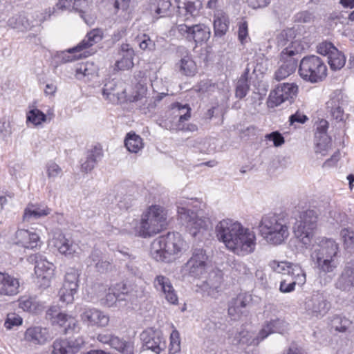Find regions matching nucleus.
Returning a JSON list of instances; mask_svg holds the SVG:
<instances>
[{
  "label": "nucleus",
  "instance_id": "obj_1",
  "mask_svg": "<svg viewBox=\"0 0 354 354\" xmlns=\"http://www.w3.org/2000/svg\"><path fill=\"white\" fill-rule=\"evenodd\" d=\"M218 240L225 248L239 256H246L256 248L257 237L254 231L230 218L223 219L215 227Z\"/></svg>",
  "mask_w": 354,
  "mask_h": 354
},
{
  "label": "nucleus",
  "instance_id": "obj_2",
  "mask_svg": "<svg viewBox=\"0 0 354 354\" xmlns=\"http://www.w3.org/2000/svg\"><path fill=\"white\" fill-rule=\"evenodd\" d=\"M290 217L288 213L268 214L262 216L259 230L261 236L268 243L279 245L290 235Z\"/></svg>",
  "mask_w": 354,
  "mask_h": 354
},
{
  "label": "nucleus",
  "instance_id": "obj_3",
  "mask_svg": "<svg viewBox=\"0 0 354 354\" xmlns=\"http://www.w3.org/2000/svg\"><path fill=\"white\" fill-rule=\"evenodd\" d=\"M339 252V245L334 239L319 237L313 245L310 258L319 272L326 274L337 268Z\"/></svg>",
  "mask_w": 354,
  "mask_h": 354
},
{
  "label": "nucleus",
  "instance_id": "obj_4",
  "mask_svg": "<svg viewBox=\"0 0 354 354\" xmlns=\"http://www.w3.org/2000/svg\"><path fill=\"white\" fill-rule=\"evenodd\" d=\"M185 245V241L178 232H169L152 241L150 254L157 261L169 262L181 254Z\"/></svg>",
  "mask_w": 354,
  "mask_h": 354
},
{
  "label": "nucleus",
  "instance_id": "obj_5",
  "mask_svg": "<svg viewBox=\"0 0 354 354\" xmlns=\"http://www.w3.org/2000/svg\"><path fill=\"white\" fill-rule=\"evenodd\" d=\"M167 212L159 205L149 206L141 215L134 227L135 233L142 238H148L160 232L167 225Z\"/></svg>",
  "mask_w": 354,
  "mask_h": 354
},
{
  "label": "nucleus",
  "instance_id": "obj_6",
  "mask_svg": "<svg viewBox=\"0 0 354 354\" xmlns=\"http://www.w3.org/2000/svg\"><path fill=\"white\" fill-rule=\"evenodd\" d=\"M95 290L100 304L106 307H112L117 301H120L134 304L141 296L136 287L129 286L124 282L117 283L112 287L98 284L95 287Z\"/></svg>",
  "mask_w": 354,
  "mask_h": 354
},
{
  "label": "nucleus",
  "instance_id": "obj_7",
  "mask_svg": "<svg viewBox=\"0 0 354 354\" xmlns=\"http://www.w3.org/2000/svg\"><path fill=\"white\" fill-rule=\"evenodd\" d=\"M286 322L280 319H276L267 322L259 333L241 330L236 332L234 337L229 336L233 344L241 346H257L269 335L274 333H283L286 329Z\"/></svg>",
  "mask_w": 354,
  "mask_h": 354
},
{
  "label": "nucleus",
  "instance_id": "obj_8",
  "mask_svg": "<svg viewBox=\"0 0 354 354\" xmlns=\"http://www.w3.org/2000/svg\"><path fill=\"white\" fill-rule=\"evenodd\" d=\"M298 216L295 214V222L293 231L296 238L306 248L311 245L315 230L317 227L318 216L313 209H306L302 212L296 210Z\"/></svg>",
  "mask_w": 354,
  "mask_h": 354
},
{
  "label": "nucleus",
  "instance_id": "obj_9",
  "mask_svg": "<svg viewBox=\"0 0 354 354\" xmlns=\"http://www.w3.org/2000/svg\"><path fill=\"white\" fill-rule=\"evenodd\" d=\"M298 73L304 81L316 84L326 79L327 66L319 57L308 55L300 60Z\"/></svg>",
  "mask_w": 354,
  "mask_h": 354
},
{
  "label": "nucleus",
  "instance_id": "obj_10",
  "mask_svg": "<svg viewBox=\"0 0 354 354\" xmlns=\"http://www.w3.org/2000/svg\"><path fill=\"white\" fill-rule=\"evenodd\" d=\"M301 48L299 42H291L280 53L279 68L274 73V78L280 81L295 71L298 66Z\"/></svg>",
  "mask_w": 354,
  "mask_h": 354
},
{
  "label": "nucleus",
  "instance_id": "obj_11",
  "mask_svg": "<svg viewBox=\"0 0 354 354\" xmlns=\"http://www.w3.org/2000/svg\"><path fill=\"white\" fill-rule=\"evenodd\" d=\"M178 218L182 225L192 236H196L207 231L212 225L209 217L203 215L202 212H195L183 207L178 208Z\"/></svg>",
  "mask_w": 354,
  "mask_h": 354
},
{
  "label": "nucleus",
  "instance_id": "obj_12",
  "mask_svg": "<svg viewBox=\"0 0 354 354\" xmlns=\"http://www.w3.org/2000/svg\"><path fill=\"white\" fill-rule=\"evenodd\" d=\"M46 319L53 325L58 326L65 334L79 330V326L75 318L61 310L59 306H51L46 312Z\"/></svg>",
  "mask_w": 354,
  "mask_h": 354
},
{
  "label": "nucleus",
  "instance_id": "obj_13",
  "mask_svg": "<svg viewBox=\"0 0 354 354\" xmlns=\"http://www.w3.org/2000/svg\"><path fill=\"white\" fill-rule=\"evenodd\" d=\"M304 308L309 316L320 319L325 316L330 309V303L324 293L315 292L306 298Z\"/></svg>",
  "mask_w": 354,
  "mask_h": 354
},
{
  "label": "nucleus",
  "instance_id": "obj_14",
  "mask_svg": "<svg viewBox=\"0 0 354 354\" xmlns=\"http://www.w3.org/2000/svg\"><path fill=\"white\" fill-rule=\"evenodd\" d=\"M269 266L273 271L277 273L290 276L292 280L298 286H301L306 281V272L298 263L274 260L270 262Z\"/></svg>",
  "mask_w": 354,
  "mask_h": 354
},
{
  "label": "nucleus",
  "instance_id": "obj_15",
  "mask_svg": "<svg viewBox=\"0 0 354 354\" xmlns=\"http://www.w3.org/2000/svg\"><path fill=\"white\" fill-rule=\"evenodd\" d=\"M297 91L298 86L294 83H283L277 85L270 93L267 100L268 106L274 108L286 101L291 103L292 99L297 95Z\"/></svg>",
  "mask_w": 354,
  "mask_h": 354
},
{
  "label": "nucleus",
  "instance_id": "obj_16",
  "mask_svg": "<svg viewBox=\"0 0 354 354\" xmlns=\"http://www.w3.org/2000/svg\"><path fill=\"white\" fill-rule=\"evenodd\" d=\"M207 256L202 248H195L185 263L184 269L191 277L199 278L207 272Z\"/></svg>",
  "mask_w": 354,
  "mask_h": 354
},
{
  "label": "nucleus",
  "instance_id": "obj_17",
  "mask_svg": "<svg viewBox=\"0 0 354 354\" xmlns=\"http://www.w3.org/2000/svg\"><path fill=\"white\" fill-rule=\"evenodd\" d=\"M172 120H166L160 125L169 130L184 129L183 123L191 118V108L189 104L175 102L171 104Z\"/></svg>",
  "mask_w": 354,
  "mask_h": 354
},
{
  "label": "nucleus",
  "instance_id": "obj_18",
  "mask_svg": "<svg viewBox=\"0 0 354 354\" xmlns=\"http://www.w3.org/2000/svg\"><path fill=\"white\" fill-rule=\"evenodd\" d=\"M347 106L346 96L339 90L333 91L326 104L327 113L337 122H343L347 118L344 109Z\"/></svg>",
  "mask_w": 354,
  "mask_h": 354
},
{
  "label": "nucleus",
  "instance_id": "obj_19",
  "mask_svg": "<svg viewBox=\"0 0 354 354\" xmlns=\"http://www.w3.org/2000/svg\"><path fill=\"white\" fill-rule=\"evenodd\" d=\"M79 271L69 268L65 275L63 286L59 291L60 300L66 304L72 303L79 287Z\"/></svg>",
  "mask_w": 354,
  "mask_h": 354
},
{
  "label": "nucleus",
  "instance_id": "obj_20",
  "mask_svg": "<svg viewBox=\"0 0 354 354\" xmlns=\"http://www.w3.org/2000/svg\"><path fill=\"white\" fill-rule=\"evenodd\" d=\"M28 260L35 264V273L37 278L43 281L41 283L43 286H48L54 274V265L41 254L31 255Z\"/></svg>",
  "mask_w": 354,
  "mask_h": 354
},
{
  "label": "nucleus",
  "instance_id": "obj_21",
  "mask_svg": "<svg viewBox=\"0 0 354 354\" xmlns=\"http://www.w3.org/2000/svg\"><path fill=\"white\" fill-rule=\"evenodd\" d=\"M140 339L146 349L151 350L156 354H159L166 348L165 339L159 330L152 328L147 329L141 333Z\"/></svg>",
  "mask_w": 354,
  "mask_h": 354
},
{
  "label": "nucleus",
  "instance_id": "obj_22",
  "mask_svg": "<svg viewBox=\"0 0 354 354\" xmlns=\"http://www.w3.org/2000/svg\"><path fill=\"white\" fill-rule=\"evenodd\" d=\"M53 246L58 252L68 258L78 257L82 250L73 240L66 238L64 234H60L55 237L53 241Z\"/></svg>",
  "mask_w": 354,
  "mask_h": 354
},
{
  "label": "nucleus",
  "instance_id": "obj_23",
  "mask_svg": "<svg viewBox=\"0 0 354 354\" xmlns=\"http://www.w3.org/2000/svg\"><path fill=\"white\" fill-rule=\"evenodd\" d=\"M84 343V339L80 337L74 339H57L53 344L50 354H76Z\"/></svg>",
  "mask_w": 354,
  "mask_h": 354
},
{
  "label": "nucleus",
  "instance_id": "obj_24",
  "mask_svg": "<svg viewBox=\"0 0 354 354\" xmlns=\"http://www.w3.org/2000/svg\"><path fill=\"white\" fill-rule=\"evenodd\" d=\"M80 317L82 322L88 326L105 327L109 322V316L95 308H84Z\"/></svg>",
  "mask_w": 354,
  "mask_h": 354
},
{
  "label": "nucleus",
  "instance_id": "obj_25",
  "mask_svg": "<svg viewBox=\"0 0 354 354\" xmlns=\"http://www.w3.org/2000/svg\"><path fill=\"white\" fill-rule=\"evenodd\" d=\"M153 286L156 290L161 292L165 299L171 304H177L178 298L170 281V279L163 275H157L153 281Z\"/></svg>",
  "mask_w": 354,
  "mask_h": 354
},
{
  "label": "nucleus",
  "instance_id": "obj_26",
  "mask_svg": "<svg viewBox=\"0 0 354 354\" xmlns=\"http://www.w3.org/2000/svg\"><path fill=\"white\" fill-rule=\"evenodd\" d=\"M147 93V87L146 84L138 82L135 86V91L132 95V102H140V104H138V106H140V110L143 111L145 113H147V111H150L156 105V100L146 97Z\"/></svg>",
  "mask_w": 354,
  "mask_h": 354
},
{
  "label": "nucleus",
  "instance_id": "obj_27",
  "mask_svg": "<svg viewBox=\"0 0 354 354\" xmlns=\"http://www.w3.org/2000/svg\"><path fill=\"white\" fill-rule=\"evenodd\" d=\"M50 339L48 330L41 326H32L26 329L24 339L32 345H44Z\"/></svg>",
  "mask_w": 354,
  "mask_h": 354
},
{
  "label": "nucleus",
  "instance_id": "obj_28",
  "mask_svg": "<svg viewBox=\"0 0 354 354\" xmlns=\"http://www.w3.org/2000/svg\"><path fill=\"white\" fill-rule=\"evenodd\" d=\"M19 281L17 278L0 272V295L14 296L19 292Z\"/></svg>",
  "mask_w": 354,
  "mask_h": 354
},
{
  "label": "nucleus",
  "instance_id": "obj_29",
  "mask_svg": "<svg viewBox=\"0 0 354 354\" xmlns=\"http://www.w3.org/2000/svg\"><path fill=\"white\" fill-rule=\"evenodd\" d=\"M335 287L343 291H349L354 287V261L347 262L338 277Z\"/></svg>",
  "mask_w": 354,
  "mask_h": 354
},
{
  "label": "nucleus",
  "instance_id": "obj_30",
  "mask_svg": "<svg viewBox=\"0 0 354 354\" xmlns=\"http://www.w3.org/2000/svg\"><path fill=\"white\" fill-rule=\"evenodd\" d=\"M106 3L113 7V13L116 15L115 21L119 23L128 21L131 19V13L129 9L131 0H105Z\"/></svg>",
  "mask_w": 354,
  "mask_h": 354
},
{
  "label": "nucleus",
  "instance_id": "obj_31",
  "mask_svg": "<svg viewBox=\"0 0 354 354\" xmlns=\"http://www.w3.org/2000/svg\"><path fill=\"white\" fill-rule=\"evenodd\" d=\"M16 244L25 248L34 249L40 244L39 235L28 230H18L15 234Z\"/></svg>",
  "mask_w": 354,
  "mask_h": 354
},
{
  "label": "nucleus",
  "instance_id": "obj_32",
  "mask_svg": "<svg viewBox=\"0 0 354 354\" xmlns=\"http://www.w3.org/2000/svg\"><path fill=\"white\" fill-rule=\"evenodd\" d=\"M119 55L121 58L118 59L115 64V68L120 70H129L133 66V59L134 57V50L128 44H122L120 46Z\"/></svg>",
  "mask_w": 354,
  "mask_h": 354
},
{
  "label": "nucleus",
  "instance_id": "obj_33",
  "mask_svg": "<svg viewBox=\"0 0 354 354\" xmlns=\"http://www.w3.org/2000/svg\"><path fill=\"white\" fill-rule=\"evenodd\" d=\"M102 156L103 153L100 147L95 146L88 151L85 159L81 160V171L86 173L91 171Z\"/></svg>",
  "mask_w": 354,
  "mask_h": 354
},
{
  "label": "nucleus",
  "instance_id": "obj_34",
  "mask_svg": "<svg viewBox=\"0 0 354 354\" xmlns=\"http://www.w3.org/2000/svg\"><path fill=\"white\" fill-rule=\"evenodd\" d=\"M19 308L30 313H39L44 308V304L37 297L24 295L19 298Z\"/></svg>",
  "mask_w": 354,
  "mask_h": 354
},
{
  "label": "nucleus",
  "instance_id": "obj_35",
  "mask_svg": "<svg viewBox=\"0 0 354 354\" xmlns=\"http://www.w3.org/2000/svg\"><path fill=\"white\" fill-rule=\"evenodd\" d=\"M102 39V32L99 29H93L88 32L84 39L75 47L69 48L68 52H81L84 50L89 48L95 44L100 42Z\"/></svg>",
  "mask_w": 354,
  "mask_h": 354
},
{
  "label": "nucleus",
  "instance_id": "obj_36",
  "mask_svg": "<svg viewBox=\"0 0 354 354\" xmlns=\"http://www.w3.org/2000/svg\"><path fill=\"white\" fill-rule=\"evenodd\" d=\"M230 21L227 15L221 10H216L214 15V36L221 37L229 28Z\"/></svg>",
  "mask_w": 354,
  "mask_h": 354
},
{
  "label": "nucleus",
  "instance_id": "obj_37",
  "mask_svg": "<svg viewBox=\"0 0 354 354\" xmlns=\"http://www.w3.org/2000/svg\"><path fill=\"white\" fill-rule=\"evenodd\" d=\"M192 32L189 35V41L194 40L196 44L206 42L210 37V29L205 24H196L192 26Z\"/></svg>",
  "mask_w": 354,
  "mask_h": 354
},
{
  "label": "nucleus",
  "instance_id": "obj_38",
  "mask_svg": "<svg viewBox=\"0 0 354 354\" xmlns=\"http://www.w3.org/2000/svg\"><path fill=\"white\" fill-rule=\"evenodd\" d=\"M51 210L47 207H38L29 204L24 210V221L31 223L42 216L48 215Z\"/></svg>",
  "mask_w": 354,
  "mask_h": 354
},
{
  "label": "nucleus",
  "instance_id": "obj_39",
  "mask_svg": "<svg viewBox=\"0 0 354 354\" xmlns=\"http://www.w3.org/2000/svg\"><path fill=\"white\" fill-rule=\"evenodd\" d=\"M176 68L180 74L186 76H193L196 73V65L189 55H186L176 63Z\"/></svg>",
  "mask_w": 354,
  "mask_h": 354
},
{
  "label": "nucleus",
  "instance_id": "obj_40",
  "mask_svg": "<svg viewBox=\"0 0 354 354\" xmlns=\"http://www.w3.org/2000/svg\"><path fill=\"white\" fill-rule=\"evenodd\" d=\"M102 253L100 250L94 249L88 257L86 263L88 266H94L97 271L103 272L108 270L110 263L102 259Z\"/></svg>",
  "mask_w": 354,
  "mask_h": 354
},
{
  "label": "nucleus",
  "instance_id": "obj_41",
  "mask_svg": "<svg viewBox=\"0 0 354 354\" xmlns=\"http://www.w3.org/2000/svg\"><path fill=\"white\" fill-rule=\"evenodd\" d=\"M109 346L122 354H133V344L113 334Z\"/></svg>",
  "mask_w": 354,
  "mask_h": 354
},
{
  "label": "nucleus",
  "instance_id": "obj_42",
  "mask_svg": "<svg viewBox=\"0 0 354 354\" xmlns=\"http://www.w3.org/2000/svg\"><path fill=\"white\" fill-rule=\"evenodd\" d=\"M248 74L249 69L245 68L244 73L241 75L236 82L235 95L239 99H242L245 97L250 90Z\"/></svg>",
  "mask_w": 354,
  "mask_h": 354
},
{
  "label": "nucleus",
  "instance_id": "obj_43",
  "mask_svg": "<svg viewBox=\"0 0 354 354\" xmlns=\"http://www.w3.org/2000/svg\"><path fill=\"white\" fill-rule=\"evenodd\" d=\"M315 152L325 156L331 147V138L328 134H315Z\"/></svg>",
  "mask_w": 354,
  "mask_h": 354
},
{
  "label": "nucleus",
  "instance_id": "obj_44",
  "mask_svg": "<svg viewBox=\"0 0 354 354\" xmlns=\"http://www.w3.org/2000/svg\"><path fill=\"white\" fill-rule=\"evenodd\" d=\"M124 145L127 150L132 153H138L143 147L142 138L134 133L127 134Z\"/></svg>",
  "mask_w": 354,
  "mask_h": 354
},
{
  "label": "nucleus",
  "instance_id": "obj_45",
  "mask_svg": "<svg viewBox=\"0 0 354 354\" xmlns=\"http://www.w3.org/2000/svg\"><path fill=\"white\" fill-rule=\"evenodd\" d=\"M85 3V0H59L53 8V12L57 10H79Z\"/></svg>",
  "mask_w": 354,
  "mask_h": 354
},
{
  "label": "nucleus",
  "instance_id": "obj_46",
  "mask_svg": "<svg viewBox=\"0 0 354 354\" xmlns=\"http://www.w3.org/2000/svg\"><path fill=\"white\" fill-rule=\"evenodd\" d=\"M328 63L332 70H339L345 65L346 57L344 54L337 48L333 52V55H328Z\"/></svg>",
  "mask_w": 354,
  "mask_h": 354
},
{
  "label": "nucleus",
  "instance_id": "obj_47",
  "mask_svg": "<svg viewBox=\"0 0 354 354\" xmlns=\"http://www.w3.org/2000/svg\"><path fill=\"white\" fill-rule=\"evenodd\" d=\"M120 253L124 256V259H122V260L124 261H127L125 263V266L128 271L135 276L140 275V270L138 266L139 263L138 261L136 260V257L127 252H122L120 251Z\"/></svg>",
  "mask_w": 354,
  "mask_h": 354
},
{
  "label": "nucleus",
  "instance_id": "obj_48",
  "mask_svg": "<svg viewBox=\"0 0 354 354\" xmlns=\"http://www.w3.org/2000/svg\"><path fill=\"white\" fill-rule=\"evenodd\" d=\"M118 84L119 82L114 79L108 80L104 84V87L102 88L103 96L106 99H109L110 100L112 99V97H118Z\"/></svg>",
  "mask_w": 354,
  "mask_h": 354
},
{
  "label": "nucleus",
  "instance_id": "obj_49",
  "mask_svg": "<svg viewBox=\"0 0 354 354\" xmlns=\"http://www.w3.org/2000/svg\"><path fill=\"white\" fill-rule=\"evenodd\" d=\"M178 12L180 15L185 17V20L189 19V17L197 15L198 11L193 1H186L181 3L178 6Z\"/></svg>",
  "mask_w": 354,
  "mask_h": 354
},
{
  "label": "nucleus",
  "instance_id": "obj_50",
  "mask_svg": "<svg viewBox=\"0 0 354 354\" xmlns=\"http://www.w3.org/2000/svg\"><path fill=\"white\" fill-rule=\"evenodd\" d=\"M351 324V320L339 315H335L331 320L332 328L339 333L346 332Z\"/></svg>",
  "mask_w": 354,
  "mask_h": 354
},
{
  "label": "nucleus",
  "instance_id": "obj_51",
  "mask_svg": "<svg viewBox=\"0 0 354 354\" xmlns=\"http://www.w3.org/2000/svg\"><path fill=\"white\" fill-rule=\"evenodd\" d=\"M248 305V301L245 297L243 295H239L235 299H233L228 308V314L231 317H234L235 308H239L242 310H245V308Z\"/></svg>",
  "mask_w": 354,
  "mask_h": 354
},
{
  "label": "nucleus",
  "instance_id": "obj_52",
  "mask_svg": "<svg viewBox=\"0 0 354 354\" xmlns=\"http://www.w3.org/2000/svg\"><path fill=\"white\" fill-rule=\"evenodd\" d=\"M248 305V301L245 297L243 295H239L235 299H233L228 308V314L231 317H234L235 308H239L242 310H245V308Z\"/></svg>",
  "mask_w": 354,
  "mask_h": 354
},
{
  "label": "nucleus",
  "instance_id": "obj_53",
  "mask_svg": "<svg viewBox=\"0 0 354 354\" xmlns=\"http://www.w3.org/2000/svg\"><path fill=\"white\" fill-rule=\"evenodd\" d=\"M340 236L344 242L346 250H352L354 249V230L350 227H344L340 232Z\"/></svg>",
  "mask_w": 354,
  "mask_h": 354
},
{
  "label": "nucleus",
  "instance_id": "obj_54",
  "mask_svg": "<svg viewBox=\"0 0 354 354\" xmlns=\"http://www.w3.org/2000/svg\"><path fill=\"white\" fill-rule=\"evenodd\" d=\"M26 118L27 122H30L37 126L46 121V115L41 111L32 109L27 113Z\"/></svg>",
  "mask_w": 354,
  "mask_h": 354
},
{
  "label": "nucleus",
  "instance_id": "obj_55",
  "mask_svg": "<svg viewBox=\"0 0 354 354\" xmlns=\"http://www.w3.org/2000/svg\"><path fill=\"white\" fill-rule=\"evenodd\" d=\"M96 72V67L93 63L86 62L81 64L76 69V77L81 79L82 77H89Z\"/></svg>",
  "mask_w": 354,
  "mask_h": 354
},
{
  "label": "nucleus",
  "instance_id": "obj_56",
  "mask_svg": "<svg viewBox=\"0 0 354 354\" xmlns=\"http://www.w3.org/2000/svg\"><path fill=\"white\" fill-rule=\"evenodd\" d=\"M293 32L292 30H284L281 31L277 37V44L279 47H287L291 42H299L292 41Z\"/></svg>",
  "mask_w": 354,
  "mask_h": 354
},
{
  "label": "nucleus",
  "instance_id": "obj_57",
  "mask_svg": "<svg viewBox=\"0 0 354 354\" xmlns=\"http://www.w3.org/2000/svg\"><path fill=\"white\" fill-rule=\"evenodd\" d=\"M330 217L333 221H330V223L334 224L336 223L340 226H346L348 224L352 223L349 221V218L346 214L344 212H341L339 210H333L330 212Z\"/></svg>",
  "mask_w": 354,
  "mask_h": 354
},
{
  "label": "nucleus",
  "instance_id": "obj_58",
  "mask_svg": "<svg viewBox=\"0 0 354 354\" xmlns=\"http://www.w3.org/2000/svg\"><path fill=\"white\" fill-rule=\"evenodd\" d=\"M136 42L140 49L143 50H153L155 49V42L151 39L149 35L143 34L136 37Z\"/></svg>",
  "mask_w": 354,
  "mask_h": 354
},
{
  "label": "nucleus",
  "instance_id": "obj_59",
  "mask_svg": "<svg viewBox=\"0 0 354 354\" xmlns=\"http://www.w3.org/2000/svg\"><path fill=\"white\" fill-rule=\"evenodd\" d=\"M155 12L160 17H163L169 15L171 3L169 0H156Z\"/></svg>",
  "mask_w": 354,
  "mask_h": 354
},
{
  "label": "nucleus",
  "instance_id": "obj_60",
  "mask_svg": "<svg viewBox=\"0 0 354 354\" xmlns=\"http://www.w3.org/2000/svg\"><path fill=\"white\" fill-rule=\"evenodd\" d=\"M337 48L330 41H324L319 43L317 46V51L319 54L327 56L333 55Z\"/></svg>",
  "mask_w": 354,
  "mask_h": 354
},
{
  "label": "nucleus",
  "instance_id": "obj_61",
  "mask_svg": "<svg viewBox=\"0 0 354 354\" xmlns=\"http://www.w3.org/2000/svg\"><path fill=\"white\" fill-rule=\"evenodd\" d=\"M238 39L242 45H245L250 41L248 23L246 21L240 23L239 26Z\"/></svg>",
  "mask_w": 354,
  "mask_h": 354
},
{
  "label": "nucleus",
  "instance_id": "obj_62",
  "mask_svg": "<svg viewBox=\"0 0 354 354\" xmlns=\"http://www.w3.org/2000/svg\"><path fill=\"white\" fill-rule=\"evenodd\" d=\"M46 172L48 178L54 179L62 174L61 167L54 162H49L46 165Z\"/></svg>",
  "mask_w": 354,
  "mask_h": 354
},
{
  "label": "nucleus",
  "instance_id": "obj_63",
  "mask_svg": "<svg viewBox=\"0 0 354 354\" xmlns=\"http://www.w3.org/2000/svg\"><path fill=\"white\" fill-rule=\"evenodd\" d=\"M180 335L176 330H174L170 335V351L175 353L180 351Z\"/></svg>",
  "mask_w": 354,
  "mask_h": 354
},
{
  "label": "nucleus",
  "instance_id": "obj_64",
  "mask_svg": "<svg viewBox=\"0 0 354 354\" xmlns=\"http://www.w3.org/2000/svg\"><path fill=\"white\" fill-rule=\"evenodd\" d=\"M12 133L10 122L5 119L0 120V138L6 140Z\"/></svg>",
  "mask_w": 354,
  "mask_h": 354
}]
</instances>
